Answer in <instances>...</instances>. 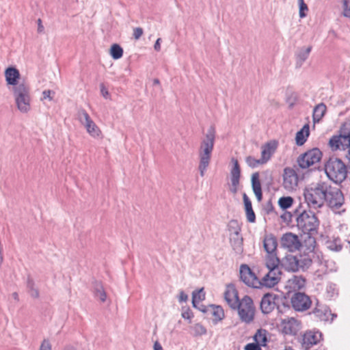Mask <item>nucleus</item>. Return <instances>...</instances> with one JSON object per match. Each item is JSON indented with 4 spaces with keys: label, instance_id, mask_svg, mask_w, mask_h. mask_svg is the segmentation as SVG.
Wrapping results in <instances>:
<instances>
[{
    "label": "nucleus",
    "instance_id": "obj_1",
    "mask_svg": "<svg viewBox=\"0 0 350 350\" xmlns=\"http://www.w3.org/2000/svg\"><path fill=\"white\" fill-rule=\"evenodd\" d=\"M304 196L305 202L310 209L321 208L326 202L332 210L336 211L345 202L341 190L324 181L307 186L304 190Z\"/></svg>",
    "mask_w": 350,
    "mask_h": 350
},
{
    "label": "nucleus",
    "instance_id": "obj_2",
    "mask_svg": "<svg viewBox=\"0 0 350 350\" xmlns=\"http://www.w3.org/2000/svg\"><path fill=\"white\" fill-rule=\"evenodd\" d=\"M296 221L298 229L308 237L309 248H314L316 243L314 237L317 234L319 226V220L316 214L310 210H304L297 215Z\"/></svg>",
    "mask_w": 350,
    "mask_h": 350
},
{
    "label": "nucleus",
    "instance_id": "obj_3",
    "mask_svg": "<svg viewBox=\"0 0 350 350\" xmlns=\"http://www.w3.org/2000/svg\"><path fill=\"white\" fill-rule=\"evenodd\" d=\"M215 127L213 126H210L204 138L200 143L198 150L200 159L198 170L202 177L204 176L211 161L215 141Z\"/></svg>",
    "mask_w": 350,
    "mask_h": 350
},
{
    "label": "nucleus",
    "instance_id": "obj_4",
    "mask_svg": "<svg viewBox=\"0 0 350 350\" xmlns=\"http://www.w3.org/2000/svg\"><path fill=\"white\" fill-rule=\"evenodd\" d=\"M13 95L18 109L23 113L29 112L31 109L30 88L27 83H20L12 88Z\"/></svg>",
    "mask_w": 350,
    "mask_h": 350
},
{
    "label": "nucleus",
    "instance_id": "obj_5",
    "mask_svg": "<svg viewBox=\"0 0 350 350\" xmlns=\"http://www.w3.org/2000/svg\"><path fill=\"white\" fill-rule=\"evenodd\" d=\"M327 177L335 183H342L347 176V170L344 163L339 159L330 158L325 165Z\"/></svg>",
    "mask_w": 350,
    "mask_h": 350
},
{
    "label": "nucleus",
    "instance_id": "obj_6",
    "mask_svg": "<svg viewBox=\"0 0 350 350\" xmlns=\"http://www.w3.org/2000/svg\"><path fill=\"white\" fill-rule=\"evenodd\" d=\"M265 265L268 272L260 280V287L271 288L278 284L282 278L280 260L271 259V261L265 262Z\"/></svg>",
    "mask_w": 350,
    "mask_h": 350
},
{
    "label": "nucleus",
    "instance_id": "obj_7",
    "mask_svg": "<svg viewBox=\"0 0 350 350\" xmlns=\"http://www.w3.org/2000/svg\"><path fill=\"white\" fill-rule=\"evenodd\" d=\"M77 118L85 126L88 133L94 138H102V132L89 114L84 109H80L77 113Z\"/></svg>",
    "mask_w": 350,
    "mask_h": 350
},
{
    "label": "nucleus",
    "instance_id": "obj_8",
    "mask_svg": "<svg viewBox=\"0 0 350 350\" xmlns=\"http://www.w3.org/2000/svg\"><path fill=\"white\" fill-rule=\"evenodd\" d=\"M238 313L242 321L249 323L254 317V307L253 300L249 296H245L239 304Z\"/></svg>",
    "mask_w": 350,
    "mask_h": 350
},
{
    "label": "nucleus",
    "instance_id": "obj_9",
    "mask_svg": "<svg viewBox=\"0 0 350 350\" xmlns=\"http://www.w3.org/2000/svg\"><path fill=\"white\" fill-rule=\"evenodd\" d=\"M321 157L322 153L319 148H312L301 154L297 159V163L301 169H307L319 163Z\"/></svg>",
    "mask_w": 350,
    "mask_h": 350
},
{
    "label": "nucleus",
    "instance_id": "obj_10",
    "mask_svg": "<svg viewBox=\"0 0 350 350\" xmlns=\"http://www.w3.org/2000/svg\"><path fill=\"white\" fill-rule=\"evenodd\" d=\"M278 241L272 234H266L263 239V247L267 252L265 261H271V259L280 260L277 255Z\"/></svg>",
    "mask_w": 350,
    "mask_h": 350
},
{
    "label": "nucleus",
    "instance_id": "obj_11",
    "mask_svg": "<svg viewBox=\"0 0 350 350\" xmlns=\"http://www.w3.org/2000/svg\"><path fill=\"white\" fill-rule=\"evenodd\" d=\"M240 278L248 286L253 288L260 287V280L251 270L247 265H241L240 267Z\"/></svg>",
    "mask_w": 350,
    "mask_h": 350
},
{
    "label": "nucleus",
    "instance_id": "obj_12",
    "mask_svg": "<svg viewBox=\"0 0 350 350\" xmlns=\"http://www.w3.org/2000/svg\"><path fill=\"white\" fill-rule=\"evenodd\" d=\"M291 304L296 311H305L308 310L312 301L310 298L304 293H295L291 298Z\"/></svg>",
    "mask_w": 350,
    "mask_h": 350
},
{
    "label": "nucleus",
    "instance_id": "obj_13",
    "mask_svg": "<svg viewBox=\"0 0 350 350\" xmlns=\"http://www.w3.org/2000/svg\"><path fill=\"white\" fill-rule=\"evenodd\" d=\"M322 338V334L319 331L310 330L304 333L302 338L301 349L309 350L314 345L318 344Z\"/></svg>",
    "mask_w": 350,
    "mask_h": 350
},
{
    "label": "nucleus",
    "instance_id": "obj_14",
    "mask_svg": "<svg viewBox=\"0 0 350 350\" xmlns=\"http://www.w3.org/2000/svg\"><path fill=\"white\" fill-rule=\"evenodd\" d=\"M282 332L288 335H296L301 328V321L294 317H288L282 320Z\"/></svg>",
    "mask_w": 350,
    "mask_h": 350
},
{
    "label": "nucleus",
    "instance_id": "obj_15",
    "mask_svg": "<svg viewBox=\"0 0 350 350\" xmlns=\"http://www.w3.org/2000/svg\"><path fill=\"white\" fill-rule=\"evenodd\" d=\"M299 178L296 172L291 168L286 167L283 173V186L288 191L295 189L298 185Z\"/></svg>",
    "mask_w": 350,
    "mask_h": 350
},
{
    "label": "nucleus",
    "instance_id": "obj_16",
    "mask_svg": "<svg viewBox=\"0 0 350 350\" xmlns=\"http://www.w3.org/2000/svg\"><path fill=\"white\" fill-rule=\"evenodd\" d=\"M233 166L230 170V191L235 194L238 191L239 180L241 176V169L238 161L236 159H232Z\"/></svg>",
    "mask_w": 350,
    "mask_h": 350
},
{
    "label": "nucleus",
    "instance_id": "obj_17",
    "mask_svg": "<svg viewBox=\"0 0 350 350\" xmlns=\"http://www.w3.org/2000/svg\"><path fill=\"white\" fill-rule=\"evenodd\" d=\"M281 244L283 247L288 249L290 252L299 250L301 246L298 237L291 232L286 233L282 236Z\"/></svg>",
    "mask_w": 350,
    "mask_h": 350
},
{
    "label": "nucleus",
    "instance_id": "obj_18",
    "mask_svg": "<svg viewBox=\"0 0 350 350\" xmlns=\"http://www.w3.org/2000/svg\"><path fill=\"white\" fill-rule=\"evenodd\" d=\"M278 296L273 293H266L262 297L260 309L264 314H269L275 307V299Z\"/></svg>",
    "mask_w": 350,
    "mask_h": 350
},
{
    "label": "nucleus",
    "instance_id": "obj_19",
    "mask_svg": "<svg viewBox=\"0 0 350 350\" xmlns=\"http://www.w3.org/2000/svg\"><path fill=\"white\" fill-rule=\"evenodd\" d=\"M224 299L228 306L232 309H237L241 302L238 297V293L233 285H228L224 293Z\"/></svg>",
    "mask_w": 350,
    "mask_h": 350
},
{
    "label": "nucleus",
    "instance_id": "obj_20",
    "mask_svg": "<svg viewBox=\"0 0 350 350\" xmlns=\"http://www.w3.org/2000/svg\"><path fill=\"white\" fill-rule=\"evenodd\" d=\"M312 314L314 318L323 321H328L329 316H332V321L336 317V314H332L330 310L326 306L319 304V303L313 309Z\"/></svg>",
    "mask_w": 350,
    "mask_h": 350
},
{
    "label": "nucleus",
    "instance_id": "obj_21",
    "mask_svg": "<svg viewBox=\"0 0 350 350\" xmlns=\"http://www.w3.org/2000/svg\"><path fill=\"white\" fill-rule=\"evenodd\" d=\"M297 256L293 254L286 255L280 260V267L284 268L288 271H298Z\"/></svg>",
    "mask_w": 350,
    "mask_h": 350
},
{
    "label": "nucleus",
    "instance_id": "obj_22",
    "mask_svg": "<svg viewBox=\"0 0 350 350\" xmlns=\"http://www.w3.org/2000/svg\"><path fill=\"white\" fill-rule=\"evenodd\" d=\"M5 77L7 83L13 85V87L18 85L21 83L18 82L20 78L19 71L14 67H9L5 70Z\"/></svg>",
    "mask_w": 350,
    "mask_h": 350
},
{
    "label": "nucleus",
    "instance_id": "obj_23",
    "mask_svg": "<svg viewBox=\"0 0 350 350\" xmlns=\"http://www.w3.org/2000/svg\"><path fill=\"white\" fill-rule=\"evenodd\" d=\"M260 176L258 172L252 174L251 178L252 190L258 202L262 199V192L261 188V183L260 181Z\"/></svg>",
    "mask_w": 350,
    "mask_h": 350
},
{
    "label": "nucleus",
    "instance_id": "obj_24",
    "mask_svg": "<svg viewBox=\"0 0 350 350\" xmlns=\"http://www.w3.org/2000/svg\"><path fill=\"white\" fill-rule=\"evenodd\" d=\"M347 139L348 135H340L339 136H333L329 139V144L333 150L342 149L345 150Z\"/></svg>",
    "mask_w": 350,
    "mask_h": 350
},
{
    "label": "nucleus",
    "instance_id": "obj_25",
    "mask_svg": "<svg viewBox=\"0 0 350 350\" xmlns=\"http://www.w3.org/2000/svg\"><path fill=\"white\" fill-rule=\"evenodd\" d=\"M306 285V279L301 275H293L288 279L287 287L292 291H298L303 288Z\"/></svg>",
    "mask_w": 350,
    "mask_h": 350
},
{
    "label": "nucleus",
    "instance_id": "obj_26",
    "mask_svg": "<svg viewBox=\"0 0 350 350\" xmlns=\"http://www.w3.org/2000/svg\"><path fill=\"white\" fill-rule=\"evenodd\" d=\"M243 200L244 202L247 220L250 223L255 222L256 215L252 208V202L246 193H243Z\"/></svg>",
    "mask_w": 350,
    "mask_h": 350
},
{
    "label": "nucleus",
    "instance_id": "obj_27",
    "mask_svg": "<svg viewBox=\"0 0 350 350\" xmlns=\"http://www.w3.org/2000/svg\"><path fill=\"white\" fill-rule=\"evenodd\" d=\"M230 241L233 250L237 254L242 253L243 247V237L241 234L230 235Z\"/></svg>",
    "mask_w": 350,
    "mask_h": 350
},
{
    "label": "nucleus",
    "instance_id": "obj_28",
    "mask_svg": "<svg viewBox=\"0 0 350 350\" xmlns=\"http://www.w3.org/2000/svg\"><path fill=\"white\" fill-rule=\"evenodd\" d=\"M327 110L326 105L321 103L315 106L313 109L312 119L314 123L319 122L325 116Z\"/></svg>",
    "mask_w": 350,
    "mask_h": 350
},
{
    "label": "nucleus",
    "instance_id": "obj_29",
    "mask_svg": "<svg viewBox=\"0 0 350 350\" xmlns=\"http://www.w3.org/2000/svg\"><path fill=\"white\" fill-rule=\"evenodd\" d=\"M310 134V127L308 124H305L300 131L296 133L295 141L298 146H302L306 142Z\"/></svg>",
    "mask_w": 350,
    "mask_h": 350
},
{
    "label": "nucleus",
    "instance_id": "obj_30",
    "mask_svg": "<svg viewBox=\"0 0 350 350\" xmlns=\"http://www.w3.org/2000/svg\"><path fill=\"white\" fill-rule=\"evenodd\" d=\"M312 50V46L300 49L296 54L297 67H301L303 63L308 59Z\"/></svg>",
    "mask_w": 350,
    "mask_h": 350
},
{
    "label": "nucleus",
    "instance_id": "obj_31",
    "mask_svg": "<svg viewBox=\"0 0 350 350\" xmlns=\"http://www.w3.org/2000/svg\"><path fill=\"white\" fill-rule=\"evenodd\" d=\"M297 267H298V271H306L312 265V259L308 255H298L297 256Z\"/></svg>",
    "mask_w": 350,
    "mask_h": 350
},
{
    "label": "nucleus",
    "instance_id": "obj_32",
    "mask_svg": "<svg viewBox=\"0 0 350 350\" xmlns=\"http://www.w3.org/2000/svg\"><path fill=\"white\" fill-rule=\"evenodd\" d=\"M27 288L30 296L34 299H38L40 297L38 288L36 286L33 280L28 276L27 280Z\"/></svg>",
    "mask_w": 350,
    "mask_h": 350
},
{
    "label": "nucleus",
    "instance_id": "obj_33",
    "mask_svg": "<svg viewBox=\"0 0 350 350\" xmlns=\"http://www.w3.org/2000/svg\"><path fill=\"white\" fill-rule=\"evenodd\" d=\"M325 246L327 249L334 252H339L342 250V245L341 240L339 238H333L325 242Z\"/></svg>",
    "mask_w": 350,
    "mask_h": 350
},
{
    "label": "nucleus",
    "instance_id": "obj_34",
    "mask_svg": "<svg viewBox=\"0 0 350 350\" xmlns=\"http://www.w3.org/2000/svg\"><path fill=\"white\" fill-rule=\"evenodd\" d=\"M273 150L270 144H267L262 147L261 158L260 159L261 163H266L271 158Z\"/></svg>",
    "mask_w": 350,
    "mask_h": 350
},
{
    "label": "nucleus",
    "instance_id": "obj_35",
    "mask_svg": "<svg viewBox=\"0 0 350 350\" xmlns=\"http://www.w3.org/2000/svg\"><path fill=\"white\" fill-rule=\"evenodd\" d=\"M254 340L261 346H265L267 342V332L265 329H260L254 336Z\"/></svg>",
    "mask_w": 350,
    "mask_h": 350
},
{
    "label": "nucleus",
    "instance_id": "obj_36",
    "mask_svg": "<svg viewBox=\"0 0 350 350\" xmlns=\"http://www.w3.org/2000/svg\"><path fill=\"white\" fill-rule=\"evenodd\" d=\"M94 296L102 302H105L107 299V294L100 283H96L94 285Z\"/></svg>",
    "mask_w": 350,
    "mask_h": 350
},
{
    "label": "nucleus",
    "instance_id": "obj_37",
    "mask_svg": "<svg viewBox=\"0 0 350 350\" xmlns=\"http://www.w3.org/2000/svg\"><path fill=\"white\" fill-rule=\"evenodd\" d=\"M110 55L114 59H118L123 55V49L118 44H113L110 49Z\"/></svg>",
    "mask_w": 350,
    "mask_h": 350
},
{
    "label": "nucleus",
    "instance_id": "obj_38",
    "mask_svg": "<svg viewBox=\"0 0 350 350\" xmlns=\"http://www.w3.org/2000/svg\"><path fill=\"white\" fill-rule=\"evenodd\" d=\"M228 230L230 232V235L240 234L241 226L238 221L236 219L230 220L228 224Z\"/></svg>",
    "mask_w": 350,
    "mask_h": 350
},
{
    "label": "nucleus",
    "instance_id": "obj_39",
    "mask_svg": "<svg viewBox=\"0 0 350 350\" xmlns=\"http://www.w3.org/2000/svg\"><path fill=\"white\" fill-rule=\"evenodd\" d=\"M293 198L291 196H284L280 198L278 200V204L283 210L290 208L293 205Z\"/></svg>",
    "mask_w": 350,
    "mask_h": 350
},
{
    "label": "nucleus",
    "instance_id": "obj_40",
    "mask_svg": "<svg viewBox=\"0 0 350 350\" xmlns=\"http://www.w3.org/2000/svg\"><path fill=\"white\" fill-rule=\"evenodd\" d=\"M212 314L215 317V320L221 321L224 317V310L221 306H213Z\"/></svg>",
    "mask_w": 350,
    "mask_h": 350
},
{
    "label": "nucleus",
    "instance_id": "obj_41",
    "mask_svg": "<svg viewBox=\"0 0 350 350\" xmlns=\"http://www.w3.org/2000/svg\"><path fill=\"white\" fill-rule=\"evenodd\" d=\"M192 334L195 336L204 335L206 333V328L200 323L195 324L192 327Z\"/></svg>",
    "mask_w": 350,
    "mask_h": 350
},
{
    "label": "nucleus",
    "instance_id": "obj_42",
    "mask_svg": "<svg viewBox=\"0 0 350 350\" xmlns=\"http://www.w3.org/2000/svg\"><path fill=\"white\" fill-rule=\"evenodd\" d=\"M326 294L327 297L329 298L334 297L336 295L338 294V289L336 285L333 283H329L326 286Z\"/></svg>",
    "mask_w": 350,
    "mask_h": 350
},
{
    "label": "nucleus",
    "instance_id": "obj_43",
    "mask_svg": "<svg viewBox=\"0 0 350 350\" xmlns=\"http://www.w3.org/2000/svg\"><path fill=\"white\" fill-rule=\"evenodd\" d=\"M204 299V294L203 293V288L198 291L193 292L192 296V304L193 306H196V302L197 301H200L201 300Z\"/></svg>",
    "mask_w": 350,
    "mask_h": 350
},
{
    "label": "nucleus",
    "instance_id": "obj_44",
    "mask_svg": "<svg viewBox=\"0 0 350 350\" xmlns=\"http://www.w3.org/2000/svg\"><path fill=\"white\" fill-rule=\"evenodd\" d=\"M245 162L247 164L248 166H250L252 168H255L258 167L259 165H262L260 159H256L252 156H248L245 158Z\"/></svg>",
    "mask_w": 350,
    "mask_h": 350
},
{
    "label": "nucleus",
    "instance_id": "obj_45",
    "mask_svg": "<svg viewBox=\"0 0 350 350\" xmlns=\"http://www.w3.org/2000/svg\"><path fill=\"white\" fill-rule=\"evenodd\" d=\"M342 15L350 18V0H342Z\"/></svg>",
    "mask_w": 350,
    "mask_h": 350
},
{
    "label": "nucleus",
    "instance_id": "obj_46",
    "mask_svg": "<svg viewBox=\"0 0 350 350\" xmlns=\"http://www.w3.org/2000/svg\"><path fill=\"white\" fill-rule=\"evenodd\" d=\"M299 12V14L300 18H304L306 16V12L308 11V8L307 5L304 3V0H298Z\"/></svg>",
    "mask_w": 350,
    "mask_h": 350
},
{
    "label": "nucleus",
    "instance_id": "obj_47",
    "mask_svg": "<svg viewBox=\"0 0 350 350\" xmlns=\"http://www.w3.org/2000/svg\"><path fill=\"white\" fill-rule=\"evenodd\" d=\"M55 94V93L54 91L50 90H44L42 92V100L49 99V100H52Z\"/></svg>",
    "mask_w": 350,
    "mask_h": 350
},
{
    "label": "nucleus",
    "instance_id": "obj_48",
    "mask_svg": "<svg viewBox=\"0 0 350 350\" xmlns=\"http://www.w3.org/2000/svg\"><path fill=\"white\" fill-rule=\"evenodd\" d=\"M52 346L49 339H44L41 342L39 350H51Z\"/></svg>",
    "mask_w": 350,
    "mask_h": 350
},
{
    "label": "nucleus",
    "instance_id": "obj_49",
    "mask_svg": "<svg viewBox=\"0 0 350 350\" xmlns=\"http://www.w3.org/2000/svg\"><path fill=\"white\" fill-rule=\"evenodd\" d=\"M260 346L261 345L257 342L249 343L245 345V350H262Z\"/></svg>",
    "mask_w": 350,
    "mask_h": 350
},
{
    "label": "nucleus",
    "instance_id": "obj_50",
    "mask_svg": "<svg viewBox=\"0 0 350 350\" xmlns=\"http://www.w3.org/2000/svg\"><path fill=\"white\" fill-rule=\"evenodd\" d=\"M143 34V29L141 27H136L133 30V37L138 40Z\"/></svg>",
    "mask_w": 350,
    "mask_h": 350
},
{
    "label": "nucleus",
    "instance_id": "obj_51",
    "mask_svg": "<svg viewBox=\"0 0 350 350\" xmlns=\"http://www.w3.org/2000/svg\"><path fill=\"white\" fill-rule=\"evenodd\" d=\"M347 150L346 157L349 160L350 163V133L348 134V139L347 141V144L345 145V150Z\"/></svg>",
    "mask_w": 350,
    "mask_h": 350
},
{
    "label": "nucleus",
    "instance_id": "obj_52",
    "mask_svg": "<svg viewBox=\"0 0 350 350\" xmlns=\"http://www.w3.org/2000/svg\"><path fill=\"white\" fill-rule=\"evenodd\" d=\"M100 92H101L102 96L105 98L107 99L109 98V93L107 89L105 87L104 84L100 85Z\"/></svg>",
    "mask_w": 350,
    "mask_h": 350
},
{
    "label": "nucleus",
    "instance_id": "obj_53",
    "mask_svg": "<svg viewBox=\"0 0 350 350\" xmlns=\"http://www.w3.org/2000/svg\"><path fill=\"white\" fill-rule=\"evenodd\" d=\"M188 299V296L184 291H180L178 296V301L180 302H185Z\"/></svg>",
    "mask_w": 350,
    "mask_h": 350
},
{
    "label": "nucleus",
    "instance_id": "obj_54",
    "mask_svg": "<svg viewBox=\"0 0 350 350\" xmlns=\"http://www.w3.org/2000/svg\"><path fill=\"white\" fill-rule=\"evenodd\" d=\"M161 40V38H158L154 45V49L157 51H159L161 50V44H160Z\"/></svg>",
    "mask_w": 350,
    "mask_h": 350
},
{
    "label": "nucleus",
    "instance_id": "obj_55",
    "mask_svg": "<svg viewBox=\"0 0 350 350\" xmlns=\"http://www.w3.org/2000/svg\"><path fill=\"white\" fill-rule=\"evenodd\" d=\"M182 317H183V318H184L185 319H189L192 317V314L190 311L188 310V311L183 312Z\"/></svg>",
    "mask_w": 350,
    "mask_h": 350
},
{
    "label": "nucleus",
    "instance_id": "obj_56",
    "mask_svg": "<svg viewBox=\"0 0 350 350\" xmlns=\"http://www.w3.org/2000/svg\"><path fill=\"white\" fill-rule=\"evenodd\" d=\"M38 31L39 33H41L44 30V26L42 25L41 19H38Z\"/></svg>",
    "mask_w": 350,
    "mask_h": 350
},
{
    "label": "nucleus",
    "instance_id": "obj_57",
    "mask_svg": "<svg viewBox=\"0 0 350 350\" xmlns=\"http://www.w3.org/2000/svg\"><path fill=\"white\" fill-rule=\"evenodd\" d=\"M154 350H163L162 346L157 341L154 343Z\"/></svg>",
    "mask_w": 350,
    "mask_h": 350
},
{
    "label": "nucleus",
    "instance_id": "obj_58",
    "mask_svg": "<svg viewBox=\"0 0 350 350\" xmlns=\"http://www.w3.org/2000/svg\"><path fill=\"white\" fill-rule=\"evenodd\" d=\"M326 264H330L331 265H333V267H331L329 269V271H336V268H335V263L333 262V261H326Z\"/></svg>",
    "mask_w": 350,
    "mask_h": 350
},
{
    "label": "nucleus",
    "instance_id": "obj_59",
    "mask_svg": "<svg viewBox=\"0 0 350 350\" xmlns=\"http://www.w3.org/2000/svg\"><path fill=\"white\" fill-rule=\"evenodd\" d=\"M12 297L14 299H15L16 301H18L19 298H18V295L17 293L14 292L12 294Z\"/></svg>",
    "mask_w": 350,
    "mask_h": 350
},
{
    "label": "nucleus",
    "instance_id": "obj_60",
    "mask_svg": "<svg viewBox=\"0 0 350 350\" xmlns=\"http://www.w3.org/2000/svg\"><path fill=\"white\" fill-rule=\"evenodd\" d=\"M64 350H77V349L74 347H72L71 345H66L64 348Z\"/></svg>",
    "mask_w": 350,
    "mask_h": 350
},
{
    "label": "nucleus",
    "instance_id": "obj_61",
    "mask_svg": "<svg viewBox=\"0 0 350 350\" xmlns=\"http://www.w3.org/2000/svg\"><path fill=\"white\" fill-rule=\"evenodd\" d=\"M159 83H160V81H159V80L158 79H154L153 80V85H159Z\"/></svg>",
    "mask_w": 350,
    "mask_h": 350
}]
</instances>
